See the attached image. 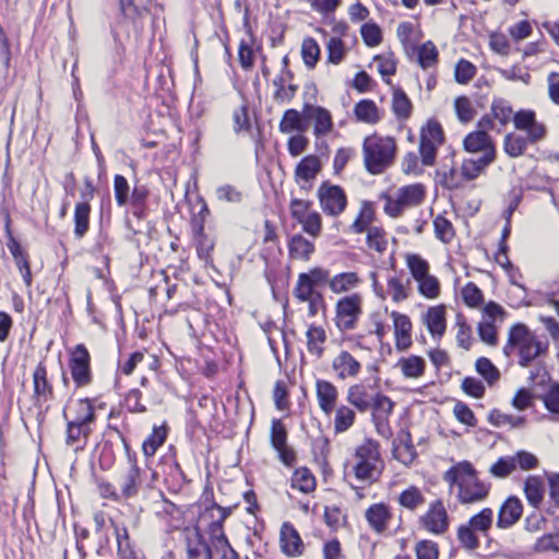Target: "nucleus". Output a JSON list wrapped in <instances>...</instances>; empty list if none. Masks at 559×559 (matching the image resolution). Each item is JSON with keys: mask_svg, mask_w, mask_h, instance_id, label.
<instances>
[{"mask_svg": "<svg viewBox=\"0 0 559 559\" xmlns=\"http://www.w3.org/2000/svg\"><path fill=\"white\" fill-rule=\"evenodd\" d=\"M230 514V509H225L211 502L199 511V528L209 536L210 559H239L237 551L230 546L223 524Z\"/></svg>", "mask_w": 559, "mask_h": 559, "instance_id": "nucleus-1", "label": "nucleus"}, {"mask_svg": "<svg viewBox=\"0 0 559 559\" xmlns=\"http://www.w3.org/2000/svg\"><path fill=\"white\" fill-rule=\"evenodd\" d=\"M444 480L462 504L483 502L490 491V484L479 479L477 471L468 461L453 465L445 472Z\"/></svg>", "mask_w": 559, "mask_h": 559, "instance_id": "nucleus-2", "label": "nucleus"}, {"mask_svg": "<svg viewBox=\"0 0 559 559\" xmlns=\"http://www.w3.org/2000/svg\"><path fill=\"white\" fill-rule=\"evenodd\" d=\"M396 155V142L392 136H381L377 133L365 138L362 143L364 164L368 173L382 174L390 167Z\"/></svg>", "mask_w": 559, "mask_h": 559, "instance_id": "nucleus-3", "label": "nucleus"}, {"mask_svg": "<svg viewBox=\"0 0 559 559\" xmlns=\"http://www.w3.org/2000/svg\"><path fill=\"white\" fill-rule=\"evenodd\" d=\"M513 349L518 350L519 364L526 367L547 352L548 344L540 341L525 324L516 323L509 331L504 353L510 355Z\"/></svg>", "mask_w": 559, "mask_h": 559, "instance_id": "nucleus-4", "label": "nucleus"}, {"mask_svg": "<svg viewBox=\"0 0 559 559\" xmlns=\"http://www.w3.org/2000/svg\"><path fill=\"white\" fill-rule=\"evenodd\" d=\"M350 467L357 480L368 484L377 481L383 469L379 443L367 439L358 445Z\"/></svg>", "mask_w": 559, "mask_h": 559, "instance_id": "nucleus-5", "label": "nucleus"}, {"mask_svg": "<svg viewBox=\"0 0 559 559\" xmlns=\"http://www.w3.org/2000/svg\"><path fill=\"white\" fill-rule=\"evenodd\" d=\"M426 189L421 183L401 187L393 194H385L384 213L390 217L400 216L406 209L418 206L425 199Z\"/></svg>", "mask_w": 559, "mask_h": 559, "instance_id": "nucleus-6", "label": "nucleus"}, {"mask_svg": "<svg viewBox=\"0 0 559 559\" xmlns=\"http://www.w3.org/2000/svg\"><path fill=\"white\" fill-rule=\"evenodd\" d=\"M364 313V298L358 293H353L340 298L335 304V325L342 331L356 329Z\"/></svg>", "mask_w": 559, "mask_h": 559, "instance_id": "nucleus-7", "label": "nucleus"}, {"mask_svg": "<svg viewBox=\"0 0 559 559\" xmlns=\"http://www.w3.org/2000/svg\"><path fill=\"white\" fill-rule=\"evenodd\" d=\"M443 130L436 120H428L420 130L419 153L421 164L432 166L436 160L437 150L443 143Z\"/></svg>", "mask_w": 559, "mask_h": 559, "instance_id": "nucleus-8", "label": "nucleus"}, {"mask_svg": "<svg viewBox=\"0 0 559 559\" xmlns=\"http://www.w3.org/2000/svg\"><path fill=\"white\" fill-rule=\"evenodd\" d=\"M321 210L330 216H338L344 212L347 199L344 190L335 185L323 182L318 189Z\"/></svg>", "mask_w": 559, "mask_h": 559, "instance_id": "nucleus-9", "label": "nucleus"}, {"mask_svg": "<svg viewBox=\"0 0 559 559\" xmlns=\"http://www.w3.org/2000/svg\"><path fill=\"white\" fill-rule=\"evenodd\" d=\"M419 525L433 535H442L449 530L450 518L442 501L430 503L426 513L420 516Z\"/></svg>", "mask_w": 559, "mask_h": 559, "instance_id": "nucleus-10", "label": "nucleus"}, {"mask_svg": "<svg viewBox=\"0 0 559 559\" xmlns=\"http://www.w3.org/2000/svg\"><path fill=\"white\" fill-rule=\"evenodd\" d=\"M513 123L516 130L525 132V138L531 144H535L546 136V126L537 121L533 110L522 109L515 112Z\"/></svg>", "mask_w": 559, "mask_h": 559, "instance_id": "nucleus-11", "label": "nucleus"}, {"mask_svg": "<svg viewBox=\"0 0 559 559\" xmlns=\"http://www.w3.org/2000/svg\"><path fill=\"white\" fill-rule=\"evenodd\" d=\"M91 357L84 345H76L70 357L71 377L78 386H86L92 381Z\"/></svg>", "mask_w": 559, "mask_h": 559, "instance_id": "nucleus-12", "label": "nucleus"}, {"mask_svg": "<svg viewBox=\"0 0 559 559\" xmlns=\"http://www.w3.org/2000/svg\"><path fill=\"white\" fill-rule=\"evenodd\" d=\"M143 481L144 472L129 456V466L121 473L118 479L119 496L123 497V500L136 497L143 486Z\"/></svg>", "mask_w": 559, "mask_h": 559, "instance_id": "nucleus-13", "label": "nucleus"}, {"mask_svg": "<svg viewBox=\"0 0 559 559\" xmlns=\"http://www.w3.org/2000/svg\"><path fill=\"white\" fill-rule=\"evenodd\" d=\"M304 117L307 121L312 123L313 135L317 139L324 138L334 130L332 114L322 106L305 105Z\"/></svg>", "mask_w": 559, "mask_h": 559, "instance_id": "nucleus-14", "label": "nucleus"}, {"mask_svg": "<svg viewBox=\"0 0 559 559\" xmlns=\"http://www.w3.org/2000/svg\"><path fill=\"white\" fill-rule=\"evenodd\" d=\"M202 533L203 528H199V518L192 527L185 530L186 559H210L209 546Z\"/></svg>", "mask_w": 559, "mask_h": 559, "instance_id": "nucleus-15", "label": "nucleus"}, {"mask_svg": "<svg viewBox=\"0 0 559 559\" xmlns=\"http://www.w3.org/2000/svg\"><path fill=\"white\" fill-rule=\"evenodd\" d=\"M63 417L67 421L90 426L95 421V408L90 399H80L70 403L63 409Z\"/></svg>", "mask_w": 559, "mask_h": 559, "instance_id": "nucleus-16", "label": "nucleus"}, {"mask_svg": "<svg viewBox=\"0 0 559 559\" xmlns=\"http://www.w3.org/2000/svg\"><path fill=\"white\" fill-rule=\"evenodd\" d=\"M421 322L435 340H440L447 330V308L436 305L427 308L421 314Z\"/></svg>", "mask_w": 559, "mask_h": 559, "instance_id": "nucleus-17", "label": "nucleus"}, {"mask_svg": "<svg viewBox=\"0 0 559 559\" xmlns=\"http://www.w3.org/2000/svg\"><path fill=\"white\" fill-rule=\"evenodd\" d=\"M271 443L278 453L280 460L287 466H292L295 462V453L287 445V431L280 419L272 420Z\"/></svg>", "mask_w": 559, "mask_h": 559, "instance_id": "nucleus-18", "label": "nucleus"}, {"mask_svg": "<svg viewBox=\"0 0 559 559\" xmlns=\"http://www.w3.org/2000/svg\"><path fill=\"white\" fill-rule=\"evenodd\" d=\"M321 170V163L318 156L307 155L296 166L294 178L301 189L309 190L312 181Z\"/></svg>", "mask_w": 559, "mask_h": 559, "instance_id": "nucleus-19", "label": "nucleus"}, {"mask_svg": "<svg viewBox=\"0 0 559 559\" xmlns=\"http://www.w3.org/2000/svg\"><path fill=\"white\" fill-rule=\"evenodd\" d=\"M332 370L340 380L356 378L360 370V362L347 350H341L332 360Z\"/></svg>", "mask_w": 559, "mask_h": 559, "instance_id": "nucleus-20", "label": "nucleus"}, {"mask_svg": "<svg viewBox=\"0 0 559 559\" xmlns=\"http://www.w3.org/2000/svg\"><path fill=\"white\" fill-rule=\"evenodd\" d=\"M393 320L395 347L397 350H406L412 345V321L408 316L397 311L391 312Z\"/></svg>", "mask_w": 559, "mask_h": 559, "instance_id": "nucleus-21", "label": "nucleus"}, {"mask_svg": "<svg viewBox=\"0 0 559 559\" xmlns=\"http://www.w3.org/2000/svg\"><path fill=\"white\" fill-rule=\"evenodd\" d=\"M281 550L288 557H299L304 552V543L297 530L288 522H285L280 532Z\"/></svg>", "mask_w": 559, "mask_h": 559, "instance_id": "nucleus-22", "label": "nucleus"}, {"mask_svg": "<svg viewBox=\"0 0 559 559\" xmlns=\"http://www.w3.org/2000/svg\"><path fill=\"white\" fill-rule=\"evenodd\" d=\"M464 148L469 153H481V156H489L490 159H495L496 150L491 138L486 131H474L471 132L464 139Z\"/></svg>", "mask_w": 559, "mask_h": 559, "instance_id": "nucleus-23", "label": "nucleus"}, {"mask_svg": "<svg viewBox=\"0 0 559 559\" xmlns=\"http://www.w3.org/2000/svg\"><path fill=\"white\" fill-rule=\"evenodd\" d=\"M316 395L320 409L325 414L330 415L336 407L338 400L337 388L328 380H317L316 382Z\"/></svg>", "mask_w": 559, "mask_h": 559, "instance_id": "nucleus-24", "label": "nucleus"}, {"mask_svg": "<svg viewBox=\"0 0 559 559\" xmlns=\"http://www.w3.org/2000/svg\"><path fill=\"white\" fill-rule=\"evenodd\" d=\"M523 506L519 498L509 497L500 507L497 526L501 530L513 526L522 516Z\"/></svg>", "mask_w": 559, "mask_h": 559, "instance_id": "nucleus-25", "label": "nucleus"}, {"mask_svg": "<svg viewBox=\"0 0 559 559\" xmlns=\"http://www.w3.org/2000/svg\"><path fill=\"white\" fill-rule=\"evenodd\" d=\"M151 0H120V10L123 16L131 20L136 35L142 29L140 20L148 12V4Z\"/></svg>", "mask_w": 559, "mask_h": 559, "instance_id": "nucleus-26", "label": "nucleus"}, {"mask_svg": "<svg viewBox=\"0 0 559 559\" xmlns=\"http://www.w3.org/2000/svg\"><path fill=\"white\" fill-rule=\"evenodd\" d=\"M193 242L200 259L209 262L211 253L214 249V240L204 233L202 221L193 219L192 222Z\"/></svg>", "mask_w": 559, "mask_h": 559, "instance_id": "nucleus-27", "label": "nucleus"}, {"mask_svg": "<svg viewBox=\"0 0 559 559\" xmlns=\"http://www.w3.org/2000/svg\"><path fill=\"white\" fill-rule=\"evenodd\" d=\"M373 396L365 384L356 383L348 388L346 401L360 413H366L371 408Z\"/></svg>", "mask_w": 559, "mask_h": 559, "instance_id": "nucleus-28", "label": "nucleus"}, {"mask_svg": "<svg viewBox=\"0 0 559 559\" xmlns=\"http://www.w3.org/2000/svg\"><path fill=\"white\" fill-rule=\"evenodd\" d=\"M354 116L358 122L366 124H377L381 118V110L371 99H361L354 106Z\"/></svg>", "mask_w": 559, "mask_h": 559, "instance_id": "nucleus-29", "label": "nucleus"}, {"mask_svg": "<svg viewBox=\"0 0 559 559\" xmlns=\"http://www.w3.org/2000/svg\"><path fill=\"white\" fill-rule=\"evenodd\" d=\"M91 432L90 426L67 421L66 443L75 451L82 450L86 445Z\"/></svg>", "mask_w": 559, "mask_h": 559, "instance_id": "nucleus-30", "label": "nucleus"}, {"mask_svg": "<svg viewBox=\"0 0 559 559\" xmlns=\"http://www.w3.org/2000/svg\"><path fill=\"white\" fill-rule=\"evenodd\" d=\"M361 278L356 272H343L329 280V288L334 294H345L357 288Z\"/></svg>", "mask_w": 559, "mask_h": 559, "instance_id": "nucleus-31", "label": "nucleus"}, {"mask_svg": "<svg viewBox=\"0 0 559 559\" xmlns=\"http://www.w3.org/2000/svg\"><path fill=\"white\" fill-rule=\"evenodd\" d=\"M306 121L304 112L301 114L296 109H287L280 121L278 129L285 134L293 132L304 133L308 128Z\"/></svg>", "mask_w": 559, "mask_h": 559, "instance_id": "nucleus-32", "label": "nucleus"}, {"mask_svg": "<svg viewBox=\"0 0 559 559\" xmlns=\"http://www.w3.org/2000/svg\"><path fill=\"white\" fill-rule=\"evenodd\" d=\"M393 455L404 465H411L415 461L417 453L408 432L399 436L394 442Z\"/></svg>", "mask_w": 559, "mask_h": 559, "instance_id": "nucleus-33", "label": "nucleus"}, {"mask_svg": "<svg viewBox=\"0 0 559 559\" xmlns=\"http://www.w3.org/2000/svg\"><path fill=\"white\" fill-rule=\"evenodd\" d=\"M390 519L391 513L389 507L384 503L372 504L366 511L367 522L378 533H381L386 528Z\"/></svg>", "mask_w": 559, "mask_h": 559, "instance_id": "nucleus-34", "label": "nucleus"}, {"mask_svg": "<svg viewBox=\"0 0 559 559\" xmlns=\"http://www.w3.org/2000/svg\"><path fill=\"white\" fill-rule=\"evenodd\" d=\"M34 395L38 402H46L52 396V386L47 379V370L39 364L33 372Z\"/></svg>", "mask_w": 559, "mask_h": 559, "instance_id": "nucleus-35", "label": "nucleus"}, {"mask_svg": "<svg viewBox=\"0 0 559 559\" xmlns=\"http://www.w3.org/2000/svg\"><path fill=\"white\" fill-rule=\"evenodd\" d=\"M307 349L317 358L322 357L324 353V343L326 342V333L322 326L310 325L306 333Z\"/></svg>", "mask_w": 559, "mask_h": 559, "instance_id": "nucleus-36", "label": "nucleus"}, {"mask_svg": "<svg viewBox=\"0 0 559 559\" xmlns=\"http://www.w3.org/2000/svg\"><path fill=\"white\" fill-rule=\"evenodd\" d=\"M495 159L489 156H480L477 159L468 158L462 163L461 176L464 181H469L477 178L485 168L490 165Z\"/></svg>", "mask_w": 559, "mask_h": 559, "instance_id": "nucleus-37", "label": "nucleus"}, {"mask_svg": "<svg viewBox=\"0 0 559 559\" xmlns=\"http://www.w3.org/2000/svg\"><path fill=\"white\" fill-rule=\"evenodd\" d=\"M293 259L308 261L314 251V245L301 235H294L288 245Z\"/></svg>", "mask_w": 559, "mask_h": 559, "instance_id": "nucleus-38", "label": "nucleus"}, {"mask_svg": "<svg viewBox=\"0 0 559 559\" xmlns=\"http://www.w3.org/2000/svg\"><path fill=\"white\" fill-rule=\"evenodd\" d=\"M374 217L376 215L372 204L370 202H364L357 217L350 226V229L355 234L367 233L370 228L374 227L372 225Z\"/></svg>", "mask_w": 559, "mask_h": 559, "instance_id": "nucleus-39", "label": "nucleus"}, {"mask_svg": "<svg viewBox=\"0 0 559 559\" xmlns=\"http://www.w3.org/2000/svg\"><path fill=\"white\" fill-rule=\"evenodd\" d=\"M397 367L406 378L417 379L421 377L426 369V362L424 358L411 355L408 357L401 358L397 361Z\"/></svg>", "mask_w": 559, "mask_h": 559, "instance_id": "nucleus-40", "label": "nucleus"}, {"mask_svg": "<svg viewBox=\"0 0 559 559\" xmlns=\"http://www.w3.org/2000/svg\"><path fill=\"white\" fill-rule=\"evenodd\" d=\"M392 110L399 120H406L412 115V102L405 92L400 87L393 88Z\"/></svg>", "mask_w": 559, "mask_h": 559, "instance_id": "nucleus-41", "label": "nucleus"}, {"mask_svg": "<svg viewBox=\"0 0 559 559\" xmlns=\"http://www.w3.org/2000/svg\"><path fill=\"white\" fill-rule=\"evenodd\" d=\"M524 492L528 503L534 508H538L544 499L545 493V485L543 478L538 476L527 477L524 486Z\"/></svg>", "mask_w": 559, "mask_h": 559, "instance_id": "nucleus-42", "label": "nucleus"}, {"mask_svg": "<svg viewBox=\"0 0 559 559\" xmlns=\"http://www.w3.org/2000/svg\"><path fill=\"white\" fill-rule=\"evenodd\" d=\"M356 420L355 411L347 406L341 405L335 407V416H334V431L335 433H343L349 430Z\"/></svg>", "mask_w": 559, "mask_h": 559, "instance_id": "nucleus-43", "label": "nucleus"}, {"mask_svg": "<svg viewBox=\"0 0 559 559\" xmlns=\"http://www.w3.org/2000/svg\"><path fill=\"white\" fill-rule=\"evenodd\" d=\"M493 523V511L490 508H484L474 514L467 524L483 536H487Z\"/></svg>", "mask_w": 559, "mask_h": 559, "instance_id": "nucleus-44", "label": "nucleus"}, {"mask_svg": "<svg viewBox=\"0 0 559 559\" xmlns=\"http://www.w3.org/2000/svg\"><path fill=\"white\" fill-rule=\"evenodd\" d=\"M397 502L401 507L414 511L425 503V496L418 487L409 486L400 493Z\"/></svg>", "mask_w": 559, "mask_h": 559, "instance_id": "nucleus-45", "label": "nucleus"}, {"mask_svg": "<svg viewBox=\"0 0 559 559\" xmlns=\"http://www.w3.org/2000/svg\"><path fill=\"white\" fill-rule=\"evenodd\" d=\"M528 144L531 143L525 136L509 133L504 136L503 148L510 157H519L525 153Z\"/></svg>", "mask_w": 559, "mask_h": 559, "instance_id": "nucleus-46", "label": "nucleus"}, {"mask_svg": "<svg viewBox=\"0 0 559 559\" xmlns=\"http://www.w3.org/2000/svg\"><path fill=\"white\" fill-rule=\"evenodd\" d=\"M439 51L436 45L428 40L420 45L417 49V59L420 68L427 70L438 63Z\"/></svg>", "mask_w": 559, "mask_h": 559, "instance_id": "nucleus-47", "label": "nucleus"}, {"mask_svg": "<svg viewBox=\"0 0 559 559\" xmlns=\"http://www.w3.org/2000/svg\"><path fill=\"white\" fill-rule=\"evenodd\" d=\"M91 206L87 202H81L75 205L74 211V234L78 238H82L88 230Z\"/></svg>", "mask_w": 559, "mask_h": 559, "instance_id": "nucleus-48", "label": "nucleus"}, {"mask_svg": "<svg viewBox=\"0 0 559 559\" xmlns=\"http://www.w3.org/2000/svg\"><path fill=\"white\" fill-rule=\"evenodd\" d=\"M294 296L302 301L311 304L313 306V301L316 300L317 293L314 292V286L309 282L306 273H300L298 275L297 284L294 288Z\"/></svg>", "mask_w": 559, "mask_h": 559, "instance_id": "nucleus-49", "label": "nucleus"}, {"mask_svg": "<svg viewBox=\"0 0 559 559\" xmlns=\"http://www.w3.org/2000/svg\"><path fill=\"white\" fill-rule=\"evenodd\" d=\"M366 243L369 249L382 253L388 248V234L382 227H372L366 233Z\"/></svg>", "mask_w": 559, "mask_h": 559, "instance_id": "nucleus-50", "label": "nucleus"}, {"mask_svg": "<svg viewBox=\"0 0 559 559\" xmlns=\"http://www.w3.org/2000/svg\"><path fill=\"white\" fill-rule=\"evenodd\" d=\"M416 283L418 285V293L427 299H437L440 296L441 285L435 275L429 273Z\"/></svg>", "mask_w": 559, "mask_h": 559, "instance_id": "nucleus-51", "label": "nucleus"}, {"mask_svg": "<svg viewBox=\"0 0 559 559\" xmlns=\"http://www.w3.org/2000/svg\"><path fill=\"white\" fill-rule=\"evenodd\" d=\"M405 262H406V265H407L413 278L416 282L430 273V266H429L428 261H426L419 254H416V253L406 254Z\"/></svg>", "mask_w": 559, "mask_h": 559, "instance_id": "nucleus-52", "label": "nucleus"}, {"mask_svg": "<svg viewBox=\"0 0 559 559\" xmlns=\"http://www.w3.org/2000/svg\"><path fill=\"white\" fill-rule=\"evenodd\" d=\"M292 486L301 492L308 493L316 488V478L307 468H298L292 477Z\"/></svg>", "mask_w": 559, "mask_h": 559, "instance_id": "nucleus-53", "label": "nucleus"}, {"mask_svg": "<svg viewBox=\"0 0 559 559\" xmlns=\"http://www.w3.org/2000/svg\"><path fill=\"white\" fill-rule=\"evenodd\" d=\"M540 400L552 419L559 421V384H550L547 392L540 396Z\"/></svg>", "mask_w": 559, "mask_h": 559, "instance_id": "nucleus-54", "label": "nucleus"}, {"mask_svg": "<svg viewBox=\"0 0 559 559\" xmlns=\"http://www.w3.org/2000/svg\"><path fill=\"white\" fill-rule=\"evenodd\" d=\"M320 47L316 39L312 37H307L302 40L301 44V56L305 64L309 69H313L320 57Z\"/></svg>", "mask_w": 559, "mask_h": 559, "instance_id": "nucleus-55", "label": "nucleus"}, {"mask_svg": "<svg viewBox=\"0 0 559 559\" xmlns=\"http://www.w3.org/2000/svg\"><path fill=\"white\" fill-rule=\"evenodd\" d=\"M328 62L340 64L346 57L347 49L344 41L336 36L329 38L326 41Z\"/></svg>", "mask_w": 559, "mask_h": 559, "instance_id": "nucleus-56", "label": "nucleus"}, {"mask_svg": "<svg viewBox=\"0 0 559 559\" xmlns=\"http://www.w3.org/2000/svg\"><path fill=\"white\" fill-rule=\"evenodd\" d=\"M457 540L460 545L467 550H474L479 546V539L476 531H474L467 523L461 524L457 527Z\"/></svg>", "mask_w": 559, "mask_h": 559, "instance_id": "nucleus-57", "label": "nucleus"}, {"mask_svg": "<svg viewBox=\"0 0 559 559\" xmlns=\"http://www.w3.org/2000/svg\"><path fill=\"white\" fill-rule=\"evenodd\" d=\"M166 439L164 427L154 428L152 435L143 442L142 450L146 456H153Z\"/></svg>", "mask_w": 559, "mask_h": 559, "instance_id": "nucleus-58", "label": "nucleus"}, {"mask_svg": "<svg viewBox=\"0 0 559 559\" xmlns=\"http://www.w3.org/2000/svg\"><path fill=\"white\" fill-rule=\"evenodd\" d=\"M461 295L464 304L469 308H477L484 304L483 292L472 282L462 288Z\"/></svg>", "mask_w": 559, "mask_h": 559, "instance_id": "nucleus-59", "label": "nucleus"}, {"mask_svg": "<svg viewBox=\"0 0 559 559\" xmlns=\"http://www.w3.org/2000/svg\"><path fill=\"white\" fill-rule=\"evenodd\" d=\"M435 235L444 243H449L454 238V228L452 223L441 215L433 219Z\"/></svg>", "mask_w": 559, "mask_h": 559, "instance_id": "nucleus-60", "label": "nucleus"}, {"mask_svg": "<svg viewBox=\"0 0 559 559\" xmlns=\"http://www.w3.org/2000/svg\"><path fill=\"white\" fill-rule=\"evenodd\" d=\"M536 552H559V532L544 534L534 545Z\"/></svg>", "mask_w": 559, "mask_h": 559, "instance_id": "nucleus-61", "label": "nucleus"}, {"mask_svg": "<svg viewBox=\"0 0 559 559\" xmlns=\"http://www.w3.org/2000/svg\"><path fill=\"white\" fill-rule=\"evenodd\" d=\"M491 112L502 126L513 121L514 112L508 102L503 99L495 100L491 105Z\"/></svg>", "mask_w": 559, "mask_h": 559, "instance_id": "nucleus-62", "label": "nucleus"}, {"mask_svg": "<svg viewBox=\"0 0 559 559\" xmlns=\"http://www.w3.org/2000/svg\"><path fill=\"white\" fill-rule=\"evenodd\" d=\"M476 370L489 384H493L500 378L499 370L488 358H479L476 361Z\"/></svg>", "mask_w": 559, "mask_h": 559, "instance_id": "nucleus-63", "label": "nucleus"}, {"mask_svg": "<svg viewBox=\"0 0 559 559\" xmlns=\"http://www.w3.org/2000/svg\"><path fill=\"white\" fill-rule=\"evenodd\" d=\"M299 224L305 233L314 238L321 234L322 221L320 214L316 211H311Z\"/></svg>", "mask_w": 559, "mask_h": 559, "instance_id": "nucleus-64", "label": "nucleus"}]
</instances>
